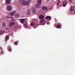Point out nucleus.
Listing matches in <instances>:
<instances>
[{
	"mask_svg": "<svg viewBox=\"0 0 75 75\" xmlns=\"http://www.w3.org/2000/svg\"><path fill=\"white\" fill-rule=\"evenodd\" d=\"M30 14V10H29L27 12V14L28 15H29Z\"/></svg>",
	"mask_w": 75,
	"mask_h": 75,
	"instance_id": "21",
	"label": "nucleus"
},
{
	"mask_svg": "<svg viewBox=\"0 0 75 75\" xmlns=\"http://www.w3.org/2000/svg\"><path fill=\"white\" fill-rule=\"evenodd\" d=\"M31 1V0H28V1H26V3H25V5H27V6H28L29 5V4L30 3Z\"/></svg>",
	"mask_w": 75,
	"mask_h": 75,
	"instance_id": "7",
	"label": "nucleus"
},
{
	"mask_svg": "<svg viewBox=\"0 0 75 75\" xmlns=\"http://www.w3.org/2000/svg\"><path fill=\"white\" fill-rule=\"evenodd\" d=\"M11 3V0H6V4H10Z\"/></svg>",
	"mask_w": 75,
	"mask_h": 75,
	"instance_id": "3",
	"label": "nucleus"
},
{
	"mask_svg": "<svg viewBox=\"0 0 75 75\" xmlns=\"http://www.w3.org/2000/svg\"><path fill=\"white\" fill-rule=\"evenodd\" d=\"M16 13V11H13L10 13V15L11 16H13Z\"/></svg>",
	"mask_w": 75,
	"mask_h": 75,
	"instance_id": "10",
	"label": "nucleus"
},
{
	"mask_svg": "<svg viewBox=\"0 0 75 75\" xmlns=\"http://www.w3.org/2000/svg\"><path fill=\"white\" fill-rule=\"evenodd\" d=\"M15 21V19H13L11 20V21Z\"/></svg>",
	"mask_w": 75,
	"mask_h": 75,
	"instance_id": "26",
	"label": "nucleus"
},
{
	"mask_svg": "<svg viewBox=\"0 0 75 75\" xmlns=\"http://www.w3.org/2000/svg\"><path fill=\"white\" fill-rule=\"evenodd\" d=\"M7 18H10V17H9V16H7Z\"/></svg>",
	"mask_w": 75,
	"mask_h": 75,
	"instance_id": "33",
	"label": "nucleus"
},
{
	"mask_svg": "<svg viewBox=\"0 0 75 75\" xmlns=\"http://www.w3.org/2000/svg\"><path fill=\"white\" fill-rule=\"evenodd\" d=\"M6 23H4L2 24V25L3 27H5L6 26Z\"/></svg>",
	"mask_w": 75,
	"mask_h": 75,
	"instance_id": "24",
	"label": "nucleus"
},
{
	"mask_svg": "<svg viewBox=\"0 0 75 75\" xmlns=\"http://www.w3.org/2000/svg\"><path fill=\"white\" fill-rule=\"evenodd\" d=\"M15 28H18L17 26H15Z\"/></svg>",
	"mask_w": 75,
	"mask_h": 75,
	"instance_id": "29",
	"label": "nucleus"
},
{
	"mask_svg": "<svg viewBox=\"0 0 75 75\" xmlns=\"http://www.w3.org/2000/svg\"><path fill=\"white\" fill-rule=\"evenodd\" d=\"M1 54H3V52H1Z\"/></svg>",
	"mask_w": 75,
	"mask_h": 75,
	"instance_id": "34",
	"label": "nucleus"
},
{
	"mask_svg": "<svg viewBox=\"0 0 75 75\" xmlns=\"http://www.w3.org/2000/svg\"><path fill=\"white\" fill-rule=\"evenodd\" d=\"M69 1L70 3H72V0H69Z\"/></svg>",
	"mask_w": 75,
	"mask_h": 75,
	"instance_id": "28",
	"label": "nucleus"
},
{
	"mask_svg": "<svg viewBox=\"0 0 75 75\" xmlns=\"http://www.w3.org/2000/svg\"><path fill=\"white\" fill-rule=\"evenodd\" d=\"M20 21L21 23H23L24 22V19H21L20 20Z\"/></svg>",
	"mask_w": 75,
	"mask_h": 75,
	"instance_id": "11",
	"label": "nucleus"
},
{
	"mask_svg": "<svg viewBox=\"0 0 75 75\" xmlns=\"http://www.w3.org/2000/svg\"><path fill=\"white\" fill-rule=\"evenodd\" d=\"M45 25V24H43V25Z\"/></svg>",
	"mask_w": 75,
	"mask_h": 75,
	"instance_id": "35",
	"label": "nucleus"
},
{
	"mask_svg": "<svg viewBox=\"0 0 75 75\" xmlns=\"http://www.w3.org/2000/svg\"><path fill=\"white\" fill-rule=\"evenodd\" d=\"M41 2H42V0H38V4L35 5V7L36 8H40V5L41 4Z\"/></svg>",
	"mask_w": 75,
	"mask_h": 75,
	"instance_id": "1",
	"label": "nucleus"
},
{
	"mask_svg": "<svg viewBox=\"0 0 75 75\" xmlns=\"http://www.w3.org/2000/svg\"><path fill=\"white\" fill-rule=\"evenodd\" d=\"M74 10H75V7L72 6L71 7L70 11H73Z\"/></svg>",
	"mask_w": 75,
	"mask_h": 75,
	"instance_id": "8",
	"label": "nucleus"
},
{
	"mask_svg": "<svg viewBox=\"0 0 75 75\" xmlns=\"http://www.w3.org/2000/svg\"><path fill=\"white\" fill-rule=\"evenodd\" d=\"M4 31H0V34H1V35L3 34H4Z\"/></svg>",
	"mask_w": 75,
	"mask_h": 75,
	"instance_id": "18",
	"label": "nucleus"
},
{
	"mask_svg": "<svg viewBox=\"0 0 75 75\" xmlns=\"http://www.w3.org/2000/svg\"><path fill=\"white\" fill-rule=\"evenodd\" d=\"M61 27V25H57V28H60Z\"/></svg>",
	"mask_w": 75,
	"mask_h": 75,
	"instance_id": "16",
	"label": "nucleus"
},
{
	"mask_svg": "<svg viewBox=\"0 0 75 75\" xmlns=\"http://www.w3.org/2000/svg\"><path fill=\"white\" fill-rule=\"evenodd\" d=\"M59 2H58L57 3V5H59Z\"/></svg>",
	"mask_w": 75,
	"mask_h": 75,
	"instance_id": "30",
	"label": "nucleus"
},
{
	"mask_svg": "<svg viewBox=\"0 0 75 75\" xmlns=\"http://www.w3.org/2000/svg\"><path fill=\"white\" fill-rule=\"evenodd\" d=\"M5 38L6 40H8V39H9V37L8 35L6 36Z\"/></svg>",
	"mask_w": 75,
	"mask_h": 75,
	"instance_id": "22",
	"label": "nucleus"
},
{
	"mask_svg": "<svg viewBox=\"0 0 75 75\" xmlns=\"http://www.w3.org/2000/svg\"><path fill=\"white\" fill-rule=\"evenodd\" d=\"M1 53V52H0V54Z\"/></svg>",
	"mask_w": 75,
	"mask_h": 75,
	"instance_id": "36",
	"label": "nucleus"
},
{
	"mask_svg": "<svg viewBox=\"0 0 75 75\" xmlns=\"http://www.w3.org/2000/svg\"><path fill=\"white\" fill-rule=\"evenodd\" d=\"M19 14L18 13H16L15 15L16 16V17H19Z\"/></svg>",
	"mask_w": 75,
	"mask_h": 75,
	"instance_id": "23",
	"label": "nucleus"
},
{
	"mask_svg": "<svg viewBox=\"0 0 75 75\" xmlns=\"http://www.w3.org/2000/svg\"><path fill=\"white\" fill-rule=\"evenodd\" d=\"M39 18L40 19L41 18H44V16L43 15H40L39 16Z\"/></svg>",
	"mask_w": 75,
	"mask_h": 75,
	"instance_id": "12",
	"label": "nucleus"
},
{
	"mask_svg": "<svg viewBox=\"0 0 75 75\" xmlns=\"http://www.w3.org/2000/svg\"><path fill=\"white\" fill-rule=\"evenodd\" d=\"M6 8L8 11H11L12 10V7L10 5H8L6 7Z\"/></svg>",
	"mask_w": 75,
	"mask_h": 75,
	"instance_id": "2",
	"label": "nucleus"
},
{
	"mask_svg": "<svg viewBox=\"0 0 75 75\" xmlns=\"http://www.w3.org/2000/svg\"><path fill=\"white\" fill-rule=\"evenodd\" d=\"M9 18H11V19H13V18H12L10 16L9 17Z\"/></svg>",
	"mask_w": 75,
	"mask_h": 75,
	"instance_id": "32",
	"label": "nucleus"
},
{
	"mask_svg": "<svg viewBox=\"0 0 75 75\" xmlns=\"http://www.w3.org/2000/svg\"><path fill=\"white\" fill-rule=\"evenodd\" d=\"M8 50L10 52H11V47L10 46H9L8 47Z\"/></svg>",
	"mask_w": 75,
	"mask_h": 75,
	"instance_id": "17",
	"label": "nucleus"
},
{
	"mask_svg": "<svg viewBox=\"0 0 75 75\" xmlns=\"http://www.w3.org/2000/svg\"><path fill=\"white\" fill-rule=\"evenodd\" d=\"M42 9L43 10H46L47 9V7H43L42 8Z\"/></svg>",
	"mask_w": 75,
	"mask_h": 75,
	"instance_id": "13",
	"label": "nucleus"
},
{
	"mask_svg": "<svg viewBox=\"0 0 75 75\" xmlns=\"http://www.w3.org/2000/svg\"><path fill=\"white\" fill-rule=\"evenodd\" d=\"M19 3H21L22 5H23V4H25V1L20 0L19 1Z\"/></svg>",
	"mask_w": 75,
	"mask_h": 75,
	"instance_id": "4",
	"label": "nucleus"
},
{
	"mask_svg": "<svg viewBox=\"0 0 75 75\" xmlns=\"http://www.w3.org/2000/svg\"><path fill=\"white\" fill-rule=\"evenodd\" d=\"M14 44H15V45H18V43L16 41L15 42Z\"/></svg>",
	"mask_w": 75,
	"mask_h": 75,
	"instance_id": "25",
	"label": "nucleus"
},
{
	"mask_svg": "<svg viewBox=\"0 0 75 75\" xmlns=\"http://www.w3.org/2000/svg\"><path fill=\"white\" fill-rule=\"evenodd\" d=\"M30 14V10H29L27 12V14L28 15H29Z\"/></svg>",
	"mask_w": 75,
	"mask_h": 75,
	"instance_id": "20",
	"label": "nucleus"
},
{
	"mask_svg": "<svg viewBox=\"0 0 75 75\" xmlns=\"http://www.w3.org/2000/svg\"><path fill=\"white\" fill-rule=\"evenodd\" d=\"M45 22V20L44 19H41L40 21V23H44Z\"/></svg>",
	"mask_w": 75,
	"mask_h": 75,
	"instance_id": "15",
	"label": "nucleus"
},
{
	"mask_svg": "<svg viewBox=\"0 0 75 75\" xmlns=\"http://www.w3.org/2000/svg\"><path fill=\"white\" fill-rule=\"evenodd\" d=\"M25 28H27V24H25Z\"/></svg>",
	"mask_w": 75,
	"mask_h": 75,
	"instance_id": "27",
	"label": "nucleus"
},
{
	"mask_svg": "<svg viewBox=\"0 0 75 75\" xmlns=\"http://www.w3.org/2000/svg\"><path fill=\"white\" fill-rule=\"evenodd\" d=\"M15 24V23L12 22H11L9 23V26L10 27H12V26H13Z\"/></svg>",
	"mask_w": 75,
	"mask_h": 75,
	"instance_id": "6",
	"label": "nucleus"
},
{
	"mask_svg": "<svg viewBox=\"0 0 75 75\" xmlns=\"http://www.w3.org/2000/svg\"><path fill=\"white\" fill-rule=\"evenodd\" d=\"M63 7H65L67 6V1H64L63 2Z\"/></svg>",
	"mask_w": 75,
	"mask_h": 75,
	"instance_id": "5",
	"label": "nucleus"
},
{
	"mask_svg": "<svg viewBox=\"0 0 75 75\" xmlns=\"http://www.w3.org/2000/svg\"><path fill=\"white\" fill-rule=\"evenodd\" d=\"M30 25L31 26H34L35 25V23L32 22L30 23Z\"/></svg>",
	"mask_w": 75,
	"mask_h": 75,
	"instance_id": "19",
	"label": "nucleus"
},
{
	"mask_svg": "<svg viewBox=\"0 0 75 75\" xmlns=\"http://www.w3.org/2000/svg\"><path fill=\"white\" fill-rule=\"evenodd\" d=\"M46 18L47 20H51V17L50 16H47L46 17Z\"/></svg>",
	"mask_w": 75,
	"mask_h": 75,
	"instance_id": "9",
	"label": "nucleus"
},
{
	"mask_svg": "<svg viewBox=\"0 0 75 75\" xmlns=\"http://www.w3.org/2000/svg\"><path fill=\"white\" fill-rule=\"evenodd\" d=\"M36 11V10L35 8H33V9L32 10V12L33 13H35Z\"/></svg>",
	"mask_w": 75,
	"mask_h": 75,
	"instance_id": "14",
	"label": "nucleus"
},
{
	"mask_svg": "<svg viewBox=\"0 0 75 75\" xmlns=\"http://www.w3.org/2000/svg\"><path fill=\"white\" fill-rule=\"evenodd\" d=\"M58 2L59 3V2H60V0H58Z\"/></svg>",
	"mask_w": 75,
	"mask_h": 75,
	"instance_id": "31",
	"label": "nucleus"
}]
</instances>
